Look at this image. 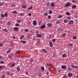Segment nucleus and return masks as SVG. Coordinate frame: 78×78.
I'll use <instances>...</instances> for the list:
<instances>
[{
	"label": "nucleus",
	"instance_id": "obj_58",
	"mask_svg": "<svg viewBox=\"0 0 78 78\" xmlns=\"http://www.w3.org/2000/svg\"><path fill=\"white\" fill-rule=\"evenodd\" d=\"M68 70H71V69L70 68H69L68 69Z\"/></svg>",
	"mask_w": 78,
	"mask_h": 78
},
{
	"label": "nucleus",
	"instance_id": "obj_25",
	"mask_svg": "<svg viewBox=\"0 0 78 78\" xmlns=\"http://www.w3.org/2000/svg\"><path fill=\"white\" fill-rule=\"evenodd\" d=\"M62 30V29L61 28H59L58 29V31H61Z\"/></svg>",
	"mask_w": 78,
	"mask_h": 78
},
{
	"label": "nucleus",
	"instance_id": "obj_51",
	"mask_svg": "<svg viewBox=\"0 0 78 78\" xmlns=\"http://www.w3.org/2000/svg\"><path fill=\"white\" fill-rule=\"evenodd\" d=\"M3 44L1 43H0V47H2Z\"/></svg>",
	"mask_w": 78,
	"mask_h": 78
},
{
	"label": "nucleus",
	"instance_id": "obj_64",
	"mask_svg": "<svg viewBox=\"0 0 78 78\" xmlns=\"http://www.w3.org/2000/svg\"><path fill=\"white\" fill-rule=\"evenodd\" d=\"M48 73H49L48 72H47V73H46V74H48Z\"/></svg>",
	"mask_w": 78,
	"mask_h": 78
},
{
	"label": "nucleus",
	"instance_id": "obj_61",
	"mask_svg": "<svg viewBox=\"0 0 78 78\" xmlns=\"http://www.w3.org/2000/svg\"><path fill=\"white\" fill-rule=\"evenodd\" d=\"M64 78H66L67 76L66 75L64 76Z\"/></svg>",
	"mask_w": 78,
	"mask_h": 78
},
{
	"label": "nucleus",
	"instance_id": "obj_35",
	"mask_svg": "<svg viewBox=\"0 0 78 78\" xmlns=\"http://www.w3.org/2000/svg\"><path fill=\"white\" fill-rule=\"evenodd\" d=\"M41 69L42 70H44V67H42Z\"/></svg>",
	"mask_w": 78,
	"mask_h": 78
},
{
	"label": "nucleus",
	"instance_id": "obj_63",
	"mask_svg": "<svg viewBox=\"0 0 78 78\" xmlns=\"http://www.w3.org/2000/svg\"><path fill=\"white\" fill-rule=\"evenodd\" d=\"M49 66H53V65L51 64H49Z\"/></svg>",
	"mask_w": 78,
	"mask_h": 78
},
{
	"label": "nucleus",
	"instance_id": "obj_60",
	"mask_svg": "<svg viewBox=\"0 0 78 78\" xmlns=\"http://www.w3.org/2000/svg\"><path fill=\"white\" fill-rule=\"evenodd\" d=\"M12 38H13V39H14L16 38V37L15 36H13V37Z\"/></svg>",
	"mask_w": 78,
	"mask_h": 78
},
{
	"label": "nucleus",
	"instance_id": "obj_48",
	"mask_svg": "<svg viewBox=\"0 0 78 78\" xmlns=\"http://www.w3.org/2000/svg\"><path fill=\"white\" fill-rule=\"evenodd\" d=\"M16 64H15V63H13L12 65V67H14V66H15V65Z\"/></svg>",
	"mask_w": 78,
	"mask_h": 78
},
{
	"label": "nucleus",
	"instance_id": "obj_14",
	"mask_svg": "<svg viewBox=\"0 0 78 78\" xmlns=\"http://www.w3.org/2000/svg\"><path fill=\"white\" fill-rule=\"evenodd\" d=\"M67 56V55L66 54H64L62 55V57L63 58H66Z\"/></svg>",
	"mask_w": 78,
	"mask_h": 78
},
{
	"label": "nucleus",
	"instance_id": "obj_37",
	"mask_svg": "<svg viewBox=\"0 0 78 78\" xmlns=\"http://www.w3.org/2000/svg\"><path fill=\"white\" fill-rule=\"evenodd\" d=\"M25 31L26 32H28V31H29V30H28V29H25Z\"/></svg>",
	"mask_w": 78,
	"mask_h": 78
},
{
	"label": "nucleus",
	"instance_id": "obj_6",
	"mask_svg": "<svg viewBox=\"0 0 78 78\" xmlns=\"http://www.w3.org/2000/svg\"><path fill=\"white\" fill-rule=\"evenodd\" d=\"M45 27V25H42L41 27L40 28L41 29H44Z\"/></svg>",
	"mask_w": 78,
	"mask_h": 78
},
{
	"label": "nucleus",
	"instance_id": "obj_53",
	"mask_svg": "<svg viewBox=\"0 0 78 78\" xmlns=\"http://www.w3.org/2000/svg\"><path fill=\"white\" fill-rule=\"evenodd\" d=\"M20 52V51H16V53H19Z\"/></svg>",
	"mask_w": 78,
	"mask_h": 78
},
{
	"label": "nucleus",
	"instance_id": "obj_5",
	"mask_svg": "<svg viewBox=\"0 0 78 78\" xmlns=\"http://www.w3.org/2000/svg\"><path fill=\"white\" fill-rule=\"evenodd\" d=\"M61 68L62 69H66L67 68V66L63 65L61 66Z\"/></svg>",
	"mask_w": 78,
	"mask_h": 78
},
{
	"label": "nucleus",
	"instance_id": "obj_62",
	"mask_svg": "<svg viewBox=\"0 0 78 78\" xmlns=\"http://www.w3.org/2000/svg\"><path fill=\"white\" fill-rule=\"evenodd\" d=\"M26 75H28V73L27 72L26 73Z\"/></svg>",
	"mask_w": 78,
	"mask_h": 78
},
{
	"label": "nucleus",
	"instance_id": "obj_40",
	"mask_svg": "<svg viewBox=\"0 0 78 78\" xmlns=\"http://www.w3.org/2000/svg\"><path fill=\"white\" fill-rule=\"evenodd\" d=\"M30 37H31L30 35H29V36H27V37L28 38V39H30Z\"/></svg>",
	"mask_w": 78,
	"mask_h": 78
},
{
	"label": "nucleus",
	"instance_id": "obj_57",
	"mask_svg": "<svg viewBox=\"0 0 78 78\" xmlns=\"http://www.w3.org/2000/svg\"><path fill=\"white\" fill-rule=\"evenodd\" d=\"M11 56H13V53H12V54H11Z\"/></svg>",
	"mask_w": 78,
	"mask_h": 78
},
{
	"label": "nucleus",
	"instance_id": "obj_27",
	"mask_svg": "<svg viewBox=\"0 0 78 78\" xmlns=\"http://www.w3.org/2000/svg\"><path fill=\"white\" fill-rule=\"evenodd\" d=\"M3 31L4 32H6V33H8V31H7V30H6V29H3Z\"/></svg>",
	"mask_w": 78,
	"mask_h": 78
},
{
	"label": "nucleus",
	"instance_id": "obj_47",
	"mask_svg": "<svg viewBox=\"0 0 78 78\" xmlns=\"http://www.w3.org/2000/svg\"><path fill=\"white\" fill-rule=\"evenodd\" d=\"M13 13H14L15 14H16V13L17 12V11H13Z\"/></svg>",
	"mask_w": 78,
	"mask_h": 78
},
{
	"label": "nucleus",
	"instance_id": "obj_34",
	"mask_svg": "<svg viewBox=\"0 0 78 78\" xmlns=\"http://www.w3.org/2000/svg\"><path fill=\"white\" fill-rule=\"evenodd\" d=\"M49 14H51V13H52V11H51V10H50L49 12Z\"/></svg>",
	"mask_w": 78,
	"mask_h": 78
},
{
	"label": "nucleus",
	"instance_id": "obj_16",
	"mask_svg": "<svg viewBox=\"0 0 78 78\" xmlns=\"http://www.w3.org/2000/svg\"><path fill=\"white\" fill-rule=\"evenodd\" d=\"M66 15H67V16H70V13L69 12H66Z\"/></svg>",
	"mask_w": 78,
	"mask_h": 78
},
{
	"label": "nucleus",
	"instance_id": "obj_26",
	"mask_svg": "<svg viewBox=\"0 0 78 78\" xmlns=\"http://www.w3.org/2000/svg\"><path fill=\"white\" fill-rule=\"evenodd\" d=\"M32 8H33V6H31L30 7L28 8L27 9H28V10H29V9H31Z\"/></svg>",
	"mask_w": 78,
	"mask_h": 78
},
{
	"label": "nucleus",
	"instance_id": "obj_46",
	"mask_svg": "<svg viewBox=\"0 0 78 78\" xmlns=\"http://www.w3.org/2000/svg\"><path fill=\"white\" fill-rule=\"evenodd\" d=\"M9 73H9V72L7 71V75H9Z\"/></svg>",
	"mask_w": 78,
	"mask_h": 78
},
{
	"label": "nucleus",
	"instance_id": "obj_4",
	"mask_svg": "<svg viewBox=\"0 0 78 78\" xmlns=\"http://www.w3.org/2000/svg\"><path fill=\"white\" fill-rule=\"evenodd\" d=\"M13 30H14V31H17L19 30V28H18L17 27H14Z\"/></svg>",
	"mask_w": 78,
	"mask_h": 78
},
{
	"label": "nucleus",
	"instance_id": "obj_3",
	"mask_svg": "<svg viewBox=\"0 0 78 78\" xmlns=\"http://www.w3.org/2000/svg\"><path fill=\"white\" fill-rule=\"evenodd\" d=\"M73 20H71L69 21L68 22V24L69 25H71V24H73Z\"/></svg>",
	"mask_w": 78,
	"mask_h": 78
},
{
	"label": "nucleus",
	"instance_id": "obj_44",
	"mask_svg": "<svg viewBox=\"0 0 78 78\" xmlns=\"http://www.w3.org/2000/svg\"><path fill=\"white\" fill-rule=\"evenodd\" d=\"M8 57V58H12V57L11 55H9Z\"/></svg>",
	"mask_w": 78,
	"mask_h": 78
},
{
	"label": "nucleus",
	"instance_id": "obj_45",
	"mask_svg": "<svg viewBox=\"0 0 78 78\" xmlns=\"http://www.w3.org/2000/svg\"><path fill=\"white\" fill-rule=\"evenodd\" d=\"M5 75H3L2 76V78H5Z\"/></svg>",
	"mask_w": 78,
	"mask_h": 78
},
{
	"label": "nucleus",
	"instance_id": "obj_31",
	"mask_svg": "<svg viewBox=\"0 0 78 78\" xmlns=\"http://www.w3.org/2000/svg\"><path fill=\"white\" fill-rule=\"evenodd\" d=\"M66 34L65 33H64L62 35V37H66Z\"/></svg>",
	"mask_w": 78,
	"mask_h": 78
},
{
	"label": "nucleus",
	"instance_id": "obj_28",
	"mask_svg": "<svg viewBox=\"0 0 78 78\" xmlns=\"http://www.w3.org/2000/svg\"><path fill=\"white\" fill-rule=\"evenodd\" d=\"M44 15L45 16H48V13H44Z\"/></svg>",
	"mask_w": 78,
	"mask_h": 78
},
{
	"label": "nucleus",
	"instance_id": "obj_52",
	"mask_svg": "<svg viewBox=\"0 0 78 78\" xmlns=\"http://www.w3.org/2000/svg\"><path fill=\"white\" fill-rule=\"evenodd\" d=\"M2 5H3V4L2 3L0 2V6H2Z\"/></svg>",
	"mask_w": 78,
	"mask_h": 78
},
{
	"label": "nucleus",
	"instance_id": "obj_49",
	"mask_svg": "<svg viewBox=\"0 0 78 78\" xmlns=\"http://www.w3.org/2000/svg\"><path fill=\"white\" fill-rule=\"evenodd\" d=\"M28 15L29 16H31V14L30 13H29L28 14Z\"/></svg>",
	"mask_w": 78,
	"mask_h": 78
},
{
	"label": "nucleus",
	"instance_id": "obj_55",
	"mask_svg": "<svg viewBox=\"0 0 78 78\" xmlns=\"http://www.w3.org/2000/svg\"><path fill=\"white\" fill-rule=\"evenodd\" d=\"M71 67H73V68H75V66H73V65H72V66H71Z\"/></svg>",
	"mask_w": 78,
	"mask_h": 78
},
{
	"label": "nucleus",
	"instance_id": "obj_39",
	"mask_svg": "<svg viewBox=\"0 0 78 78\" xmlns=\"http://www.w3.org/2000/svg\"><path fill=\"white\" fill-rule=\"evenodd\" d=\"M72 2L73 3H76V0H73L72 1Z\"/></svg>",
	"mask_w": 78,
	"mask_h": 78
},
{
	"label": "nucleus",
	"instance_id": "obj_29",
	"mask_svg": "<svg viewBox=\"0 0 78 78\" xmlns=\"http://www.w3.org/2000/svg\"><path fill=\"white\" fill-rule=\"evenodd\" d=\"M30 62H31L32 63L33 62V58H32L31 59Z\"/></svg>",
	"mask_w": 78,
	"mask_h": 78
},
{
	"label": "nucleus",
	"instance_id": "obj_13",
	"mask_svg": "<svg viewBox=\"0 0 78 78\" xmlns=\"http://www.w3.org/2000/svg\"><path fill=\"white\" fill-rule=\"evenodd\" d=\"M36 36L37 37H41V34H37Z\"/></svg>",
	"mask_w": 78,
	"mask_h": 78
},
{
	"label": "nucleus",
	"instance_id": "obj_17",
	"mask_svg": "<svg viewBox=\"0 0 78 78\" xmlns=\"http://www.w3.org/2000/svg\"><path fill=\"white\" fill-rule=\"evenodd\" d=\"M21 42L23 43V44H26V41H21Z\"/></svg>",
	"mask_w": 78,
	"mask_h": 78
},
{
	"label": "nucleus",
	"instance_id": "obj_10",
	"mask_svg": "<svg viewBox=\"0 0 78 78\" xmlns=\"http://www.w3.org/2000/svg\"><path fill=\"white\" fill-rule=\"evenodd\" d=\"M68 75L70 77H71L72 76V74L71 73H68Z\"/></svg>",
	"mask_w": 78,
	"mask_h": 78
},
{
	"label": "nucleus",
	"instance_id": "obj_59",
	"mask_svg": "<svg viewBox=\"0 0 78 78\" xmlns=\"http://www.w3.org/2000/svg\"><path fill=\"white\" fill-rule=\"evenodd\" d=\"M16 57L17 58H20V56H17Z\"/></svg>",
	"mask_w": 78,
	"mask_h": 78
},
{
	"label": "nucleus",
	"instance_id": "obj_7",
	"mask_svg": "<svg viewBox=\"0 0 78 78\" xmlns=\"http://www.w3.org/2000/svg\"><path fill=\"white\" fill-rule=\"evenodd\" d=\"M42 51H43V52L44 53H47V52H48V51H46V50H45V49H42Z\"/></svg>",
	"mask_w": 78,
	"mask_h": 78
},
{
	"label": "nucleus",
	"instance_id": "obj_12",
	"mask_svg": "<svg viewBox=\"0 0 78 78\" xmlns=\"http://www.w3.org/2000/svg\"><path fill=\"white\" fill-rule=\"evenodd\" d=\"M76 7V5H74L72 6V8L73 9H75Z\"/></svg>",
	"mask_w": 78,
	"mask_h": 78
},
{
	"label": "nucleus",
	"instance_id": "obj_23",
	"mask_svg": "<svg viewBox=\"0 0 78 78\" xmlns=\"http://www.w3.org/2000/svg\"><path fill=\"white\" fill-rule=\"evenodd\" d=\"M60 23V22H59V21H57L56 22V24H59V23Z\"/></svg>",
	"mask_w": 78,
	"mask_h": 78
},
{
	"label": "nucleus",
	"instance_id": "obj_36",
	"mask_svg": "<svg viewBox=\"0 0 78 78\" xmlns=\"http://www.w3.org/2000/svg\"><path fill=\"white\" fill-rule=\"evenodd\" d=\"M19 24H18L17 23L16 24H15L16 27H19Z\"/></svg>",
	"mask_w": 78,
	"mask_h": 78
},
{
	"label": "nucleus",
	"instance_id": "obj_8",
	"mask_svg": "<svg viewBox=\"0 0 78 78\" xmlns=\"http://www.w3.org/2000/svg\"><path fill=\"white\" fill-rule=\"evenodd\" d=\"M51 6L52 7H54L55 6V4L53 2H51Z\"/></svg>",
	"mask_w": 78,
	"mask_h": 78
},
{
	"label": "nucleus",
	"instance_id": "obj_32",
	"mask_svg": "<svg viewBox=\"0 0 78 78\" xmlns=\"http://www.w3.org/2000/svg\"><path fill=\"white\" fill-rule=\"evenodd\" d=\"M0 64H5V62L3 61H1L0 62Z\"/></svg>",
	"mask_w": 78,
	"mask_h": 78
},
{
	"label": "nucleus",
	"instance_id": "obj_19",
	"mask_svg": "<svg viewBox=\"0 0 78 78\" xmlns=\"http://www.w3.org/2000/svg\"><path fill=\"white\" fill-rule=\"evenodd\" d=\"M22 8H24V9H25V8H27V6L25 5H22Z\"/></svg>",
	"mask_w": 78,
	"mask_h": 78
},
{
	"label": "nucleus",
	"instance_id": "obj_21",
	"mask_svg": "<svg viewBox=\"0 0 78 78\" xmlns=\"http://www.w3.org/2000/svg\"><path fill=\"white\" fill-rule=\"evenodd\" d=\"M20 16H23L24 15V13H20Z\"/></svg>",
	"mask_w": 78,
	"mask_h": 78
},
{
	"label": "nucleus",
	"instance_id": "obj_42",
	"mask_svg": "<svg viewBox=\"0 0 78 78\" xmlns=\"http://www.w3.org/2000/svg\"><path fill=\"white\" fill-rule=\"evenodd\" d=\"M67 19H68V20H70V19H71V18H70V17H67Z\"/></svg>",
	"mask_w": 78,
	"mask_h": 78
},
{
	"label": "nucleus",
	"instance_id": "obj_54",
	"mask_svg": "<svg viewBox=\"0 0 78 78\" xmlns=\"http://www.w3.org/2000/svg\"><path fill=\"white\" fill-rule=\"evenodd\" d=\"M75 68H76V69H78V67L77 66H75Z\"/></svg>",
	"mask_w": 78,
	"mask_h": 78
},
{
	"label": "nucleus",
	"instance_id": "obj_11",
	"mask_svg": "<svg viewBox=\"0 0 78 78\" xmlns=\"http://www.w3.org/2000/svg\"><path fill=\"white\" fill-rule=\"evenodd\" d=\"M49 45L51 47H53V45L52 44V43L51 41H49Z\"/></svg>",
	"mask_w": 78,
	"mask_h": 78
},
{
	"label": "nucleus",
	"instance_id": "obj_2",
	"mask_svg": "<svg viewBox=\"0 0 78 78\" xmlns=\"http://www.w3.org/2000/svg\"><path fill=\"white\" fill-rule=\"evenodd\" d=\"M70 5V3L69 2H67L66 4H65V7H67V6H69Z\"/></svg>",
	"mask_w": 78,
	"mask_h": 78
},
{
	"label": "nucleus",
	"instance_id": "obj_1",
	"mask_svg": "<svg viewBox=\"0 0 78 78\" xmlns=\"http://www.w3.org/2000/svg\"><path fill=\"white\" fill-rule=\"evenodd\" d=\"M47 25V26L48 27H51L53 26V24L51 23H48Z\"/></svg>",
	"mask_w": 78,
	"mask_h": 78
},
{
	"label": "nucleus",
	"instance_id": "obj_22",
	"mask_svg": "<svg viewBox=\"0 0 78 78\" xmlns=\"http://www.w3.org/2000/svg\"><path fill=\"white\" fill-rule=\"evenodd\" d=\"M10 52H11V50L9 49L7 51L6 53H10Z\"/></svg>",
	"mask_w": 78,
	"mask_h": 78
},
{
	"label": "nucleus",
	"instance_id": "obj_24",
	"mask_svg": "<svg viewBox=\"0 0 78 78\" xmlns=\"http://www.w3.org/2000/svg\"><path fill=\"white\" fill-rule=\"evenodd\" d=\"M51 16H49L48 17V19H51Z\"/></svg>",
	"mask_w": 78,
	"mask_h": 78
},
{
	"label": "nucleus",
	"instance_id": "obj_20",
	"mask_svg": "<svg viewBox=\"0 0 78 78\" xmlns=\"http://www.w3.org/2000/svg\"><path fill=\"white\" fill-rule=\"evenodd\" d=\"M1 16L2 17H5V15H4V14H1Z\"/></svg>",
	"mask_w": 78,
	"mask_h": 78
},
{
	"label": "nucleus",
	"instance_id": "obj_30",
	"mask_svg": "<svg viewBox=\"0 0 78 78\" xmlns=\"http://www.w3.org/2000/svg\"><path fill=\"white\" fill-rule=\"evenodd\" d=\"M73 38L74 39H76V37L75 36H73Z\"/></svg>",
	"mask_w": 78,
	"mask_h": 78
},
{
	"label": "nucleus",
	"instance_id": "obj_56",
	"mask_svg": "<svg viewBox=\"0 0 78 78\" xmlns=\"http://www.w3.org/2000/svg\"><path fill=\"white\" fill-rule=\"evenodd\" d=\"M17 22L19 23H20V21L19 20H17Z\"/></svg>",
	"mask_w": 78,
	"mask_h": 78
},
{
	"label": "nucleus",
	"instance_id": "obj_18",
	"mask_svg": "<svg viewBox=\"0 0 78 78\" xmlns=\"http://www.w3.org/2000/svg\"><path fill=\"white\" fill-rule=\"evenodd\" d=\"M4 14V17H7V16H8V13H5Z\"/></svg>",
	"mask_w": 78,
	"mask_h": 78
},
{
	"label": "nucleus",
	"instance_id": "obj_41",
	"mask_svg": "<svg viewBox=\"0 0 78 78\" xmlns=\"http://www.w3.org/2000/svg\"><path fill=\"white\" fill-rule=\"evenodd\" d=\"M24 37V36H22L20 37V39H23V38Z\"/></svg>",
	"mask_w": 78,
	"mask_h": 78
},
{
	"label": "nucleus",
	"instance_id": "obj_38",
	"mask_svg": "<svg viewBox=\"0 0 78 78\" xmlns=\"http://www.w3.org/2000/svg\"><path fill=\"white\" fill-rule=\"evenodd\" d=\"M67 20H64V23H67Z\"/></svg>",
	"mask_w": 78,
	"mask_h": 78
},
{
	"label": "nucleus",
	"instance_id": "obj_15",
	"mask_svg": "<svg viewBox=\"0 0 78 78\" xmlns=\"http://www.w3.org/2000/svg\"><path fill=\"white\" fill-rule=\"evenodd\" d=\"M16 70H17V71H18V72H20V68H19V67H17L16 68Z\"/></svg>",
	"mask_w": 78,
	"mask_h": 78
},
{
	"label": "nucleus",
	"instance_id": "obj_50",
	"mask_svg": "<svg viewBox=\"0 0 78 78\" xmlns=\"http://www.w3.org/2000/svg\"><path fill=\"white\" fill-rule=\"evenodd\" d=\"M62 16H59L58 18H62Z\"/></svg>",
	"mask_w": 78,
	"mask_h": 78
},
{
	"label": "nucleus",
	"instance_id": "obj_9",
	"mask_svg": "<svg viewBox=\"0 0 78 78\" xmlns=\"http://www.w3.org/2000/svg\"><path fill=\"white\" fill-rule=\"evenodd\" d=\"M33 25L36 26V21L34 20L33 22Z\"/></svg>",
	"mask_w": 78,
	"mask_h": 78
},
{
	"label": "nucleus",
	"instance_id": "obj_43",
	"mask_svg": "<svg viewBox=\"0 0 78 78\" xmlns=\"http://www.w3.org/2000/svg\"><path fill=\"white\" fill-rule=\"evenodd\" d=\"M69 46H70V47H72L73 46V45L72 44H69L68 45Z\"/></svg>",
	"mask_w": 78,
	"mask_h": 78
},
{
	"label": "nucleus",
	"instance_id": "obj_33",
	"mask_svg": "<svg viewBox=\"0 0 78 78\" xmlns=\"http://www.w3.org/2000/svg\"><path fill=\"white\" fill-rule=\"evenodd\" d=\"M52 41L53 42H55L56 41V39H52Z\"/></svg>",
	"mask_w": 78,
	"mask_h": 78
}]
</instances>
